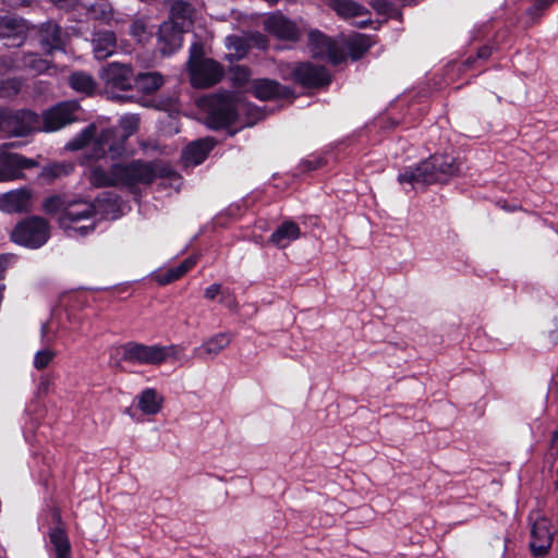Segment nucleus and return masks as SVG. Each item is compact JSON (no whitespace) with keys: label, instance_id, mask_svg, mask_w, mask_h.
I'll use <instances>...</instances> for the list:
<instances>
[{"label":"nucleus","instance_id":"obj_37","mask_svg":"<svg viewBox=\"0 0 558 558\" xmlns=\"http://www.w3.org/2000/svg\"><path fill=\"white\" fill-rule=\"evenodd\" d=\"M191 7L183 1H177L171 5V20L169 22H185L186 28L191 24Z\"/></svg>","mask_w":558,"mask_h":558},{"label":"nucleus","instance_id":"obj_48","mask_svg":"<svg viewBox=\"0 0 558 558\" xmlns=\"http://www.w3.org/2000/svg\"><path fill=\"white\" fill-rule=\"evenodd\" d=\"M550 450H554L556 453H558V428L553 433L550 439Z\"/></svg>","mask_w":558,"mask_h":558},{"label":"nucleus","instance_id":"obj_11","mask_svg":"<svg viewBox=\"0 0 558 558\" xmlns=\"http://www.w3.org/2000/svg\"><path fill=\"white\" fill-rule=\"evenodd\" d=\"M37 163L19 154H0V182H9L23 178V170L35 167Z\"/></svg>","mask_w":558,"mask_h":558},{"label":"nucleus","instance_id":"obj_42","mask_svg":"<svg viewBox=\"0 0 558 558\" xmlns=\"http://www.w3.org/2000/svg\"><path fill=\"white\" fill-rule=\"evenodd\" d=\"M64 207L65 206H64L63 199L58 195L50 196V197L46 198L43 204V209L47 214H56L59 211L62 214V210L64 209Z\"/></svg>","mask_w":558,"mask_h":558},{"label":"nucleus","instance_id":"obj_36","mask_svg":"<svg viewBox=\"0 0 558 558\" xmlns=\"http://www.w3.org/2000/svg\"><path fill=\"white\" fill-rule=\"evenodd\" d=\"M96 135V126L94 124H89L78 135H76L72 141L66 144V149L69 150H78L87 146L94 140Z\"/></svg>","mask_w":558,"mask_h":558},{"label":"nucleus","instance_id":"obj_51","mask_svg":"<svg viewBox=\"0 0 558 558\" xmlns=\"http://www.w3.org/2000/svg\"><path fill=\"white\" fill-rule=\"evenodd\" d=\"M489 54H490V50L488 48H483L478 52V56L481 58H487Z\"/></svg>","mask_w":558,"mask_h":558},{"label":"nucleus","instance_id":"obj_18","mask_svg":"<svg viewBox=\"0 0 558 558\" xmlns=\"http://www.w3.org/2000/svg\"><path fill=\"white\" fill-rule=\"evenodd\" d=\"M265 29L279 39L296 40L300 31L294 22L282 14H272L264 22Z\"/></svg>","mask_w":558,"mask_h":558},{"label":"nucleus","instance_id":"obj_43","mask_svg":"<svg viewBox=\"0 0 558 558\" xmlns=\"http://www.w3.org/2000/svg\"><path fill=\"white\" fill-rule=\"evenodd\" d=\"M53 357H54V352L49 349L38 351L34 357L35 368H37V369L45 368L52 361Z\"/></svg>","mask_w":558,"mask_h":558},{"label":"nucleus","instance_id":"obj_50","mask_svg":"<svg viewBox=\"0 0 558 558\" xmlns=\"http://www.w3.org/2000/svg\"><path fill=\"white\" fill-rule=\"evenodd\" d=\"M555 0H537L536 7L539 9H544V8H547L548 5H550Z\"/></svg>","mask_w":558,"mask_h":558},{"label":"nucleus","instance_id":"obj_29","mask_svg":"<svg viewBox=\"0 0 558 558\" xmlns=\"http://www.w3.org/2000/svg\"><path fill=\"white\" fill-rule=\"evenodd\" d=\"M16 69L29 71L34 75L41 74L49 69V62L40 58L36 53L23 54L17 63L14 65Z\"/></svg>","mask_w":558,"mask_h":558},{"label":"nucleus","instance_id":"obj_26","mask_svg":"<svg viewBox=\"0 0 558 558\" xmlns=\"http://www.w3.org/2000/svg\"><path fill=\"white\" fill-rule=\"evenodd\" d=\"M301 235L300 227L293 221H284L269 238V242L278 247H286Z\"/></svg>","mask_w":558,"mask_h":558},{"label":"nucleus","instance_id":"obj_5","mask_svg":"<svg viewBox=\"0 0 558 558\" xmlns=\"http://www.w3.org/2000/svg\"><path fill=\"white\" fill-rule=\"evenodd\" d=\"M10 238L21 246L38 248L50 238V227L43 217L32 216L17 222L12 229Z\"/></svg>","mask_w":558,"mask_h":558},{"label":"nucleus","instance_id":"obj_14","mask_svg":"<svg viewBox=\"0 0 558 558\" xmlns=\"http://www.w3.org/2000/svg\"><path fill=\"white\" fill-rule=\"evenodd\" d=\"M40 47L47 52L64 50L66 44V33L54 22L48 21L41 24L38 31Z\"/></svg>","mask_w":558,"mask_h":558},{"label":"nucleus","instance_id":"obj_16","mask_svg":"<svg viewBox=\"0 0 558 558\" xmlns=\"http://www.w3.org/2000/svg\"><path fill=\"white\" fill-rule=\"evenodd\" d=\"M32 209V192L23 187L0 194V210L8 214L26 213Z\"/></svg>","mask_w":558,"mask_h":558},{"label":"nucleus","instance_id":"obj_34","mask_svg":"<svg viewBox=\"0 0 558 558\" xmlns=\"http://www.w3.org/2000/svg\"><path fill=\"white\" fill-rule=\"evenodd\" d=\"M372 39L364 34H355L348 39V49L352 59L361 58L372 46Z\"/></svg>","mask_w":558,"mask_h":558},{"label":"nucleus","instance_id":"obj_46","mask_svg":"<svg viewBox=\"0 0 558 558\" xmlns=\"http://www.w3.org/2000/svg\"><path fill=\"white\" fill-rule=\"evenodd\" d=\"M218 294H222L221 303H226V292L222 291L221 284L214 283L206 288L205 290V298L208 300H214Z\"/></svg>","mask_w":558,"mask_h":558},{"label":"nucleus","instance_id":"obj_7","mask_svg":"<svg viewBox=\"0 0 558 558\" xmlns=\"http://www.w3.org/2000/svg\"><path fill=\"white\" fill-rule=\"evenodd\" d=\"M235 118V106L231 95L220 93L208 99V126L220 129L233 123Z\"/></svg>","mask_w":558,"mask_h":558},{"label":"nucleus","instance_id":"obj_38","mask_svg":"<svg viewBox=\"0 0 558 558\" xmlns=\"http://www.w3.org/2000/svg\"><path fill=\"white\" fill-rule=\"evenodd\" d=\"M73 170V166L70 163H56L48 166L43 169L40 177L46 180H53L63 174H68Z\"/></svg>","mask_w":558,"mask_h":558},{"label":"nucleus","instance_id":"obj_27","mask_svg":"<svg viewBox=\"0 0 558 558\" xmlns=\"http://www.w3.org/2000/svg\"><path fill=\"white\" fill-rule=\"evenodd\" d=\"M53 520L58 526L51 531L50 542L54 547L57 558H70V543L64 529L60 526L61 515L58 511L53 513Z\"/></svg>","mask_w":558,"mask_h":558},{"label":"nucleus","instance_id":"obj_54","mask_svg":"<svg viewBox=\"0 0 558 558\" xmlns=\"http://www.w3.org/2000/svg\"><path fill=\"white\" fill-rule=\"evenodd\" d=\"M92 229H93L92 227H86V226H84V227H81V228H80V231H81L82 233H87V232H88V231H90Z\"/></svg>","mask_w":558,"mask_h":558},{"label":"nucleus","instance_id":"obj_1","mask_svg":"<svg viewBox=\"0 0 558 558\" xmlns=\"http://www.w3.org/2000/svg\"><path fill=\"white\" fill-rule=\"evenodd\" d=\"M457 171L458 166L453 157L448 155H434L416 167L409 168L400 173L398 181L401 184L410 183L412 186L417 184H430L445 181Z\"/></svg>","mask_w":558,"mask_h":558},{"label":"nucleus","instance_id":"obj_22","mask_svg":"<svg viewBox=\"0 0 558 558\" xmlns=\"http://www.w3.org/2000/svg\"><path fill=\"white\" fill-rule=\"evenodd\" d=\"M137 408L145 415H156L163 407L165 399L155 388L144 389L137 397Z\"/></svg>","mask_w":558,"mask_h":558},{"label":"nucleus","instance_id":"obj_33","mask_svg":"<svg viewBox=\"0 0 558 558\" xmlns=\"http://www.w3.org/2000/svg\"><path fill=\"white\" fill-rule=\"evenodd\" d=\"M332 8L344 19L362 16L366 13L365 8L353 0H332Z\"/></svg>","mask_w":558,"mask_h":558},{"label":"nucleus","instance_id":"obj_25","mask_svg":"<svg viewBox=\"0 0 558 558\" xmlns=\"http://www.w3.org/2000/svg\"><path fill=\"white\" fill-rule=\"evenodd\" d=\"M252 93L260 100H270L287 95V89L279 83L268 78L255 80L252 83Z\"/></svg>","mask_w":558,"mask_h":558},{"label":"nucleus","instance_id":"obj_10","mask_svg":"<svg viewBox=\"0 0 558 558\" xmlns=\"http://www.w3.org/2000/svg\"><path fill=\"white\" fill-rule=\"evenodd\" d=\"M107 90H128L133 86V71L128 64L112 62L106 65L100 72Z\"/></svg>","mask_w":558,"mask_h":558},{"label":"nucleus","instance_id":"obj_4","mask_svg":"<svg viewBox=\"0 0 558 558\" xmlns=\"http://www.w3.org/2000/svg\"><path fill=\"white\" fill-rule=\"evenodd\" d=\"M168 172L167 167L155 161L133 160L129 163H116L118 186L134 187L140 184L148 185L157 177L167 175Z\"/></svg>","mask_w":558,"mask_h":558},{"label":"nucleus","instance_id":"obj_49","mask_svg":"<svg viewBox=\"0 0 558 558\" xmlns=\"http://www.w3.org/2000/svg\"><path fill=\"white\" fill-rule=\"evenodd\" d=\"M11 7H20L25 5L31 2V0H5Z\"/></svg>","mask_w":558,"mask_h":558},{"label":"nucleus","instance_id":"obj_52","mask_svg":"<svg viewBox=\"0 0 558 558\" xmlns=\"http://www.w3.org/2000/svg\"><path fill=\"white\" fill-rule=\"evenodd\" d=\"M51 1L59 7H63V5L69 4L72 0H51Z\"/></svg>","mask_w":558,"mask_h":558},{"label":"nucleus","instance_id":"obj_23","mask_svg":"<svg viewBox=\"0 0 558 558\" xmlns=\"http://www.w3.org/2000/svg\"><path fill=\"white\" fill-rule=\"evenodd\" d=\"M214 148L211 138H203L191 143L183 150V159L186 165L197 166L203 162Z\"/></svg>","mask_w":558,"mask_h":558},{"label":"nucleus","instance_id":"obj_24","mask_svg":"<svg viewBox=\"0 0 558 558\" xmlns=\"http://www.w3.org/2000/svg\"><path fill=\"white\" fill-rule=\"evenodd\" d=\"M117 48V38L113 32H96L93 37L95 58L102 60L110 57Z\"/></svg>","mask_w":558,"mask_h":558},{"label":"nucleus","instance_id":"obj_44","mask_svg":"<svg viewBox=\"0 0 558 558\" xmlns=\"http://www.w3.org/2000/svg\"><path fill=\"white\" fill-rule=\"evenodd\" d=\"M131 35L138 41L143 40L146 34V24L143 20H135L130 28Z\"/></svg>","mask_w":558,"mask_h":558},{"label":"nucleus","instance_id":"obj_9","mask_svg":"<svg viewBox=\"0 0 558 558\" xmlns=\"http://www.w3.org/2000/svg\"><path fill=\"white\" fill-rule=\"evenodd\" d=\"M4 132L14 136H25L40 128L39 116L29 110H3Z\"/></svg>","mask_w":558,"mask_h":558},{"label":"nucleus","instance_id":"obj_19","mask_svg":"<svg viewBox=\"0 0 558 558\" xmlns=\"http://www.w3.org/2000/svg\"><path fill=\"white\" fill-rule=\"evenodd\" d=\"M94 213V206L89 202L75 201L64 207L59 216V223L63 229H71L74 223L88 219Z\"/></svg>","mask_w":558,"mask_h":558},{"label":"nucleus","instance_id":"obj_15","mask_svg":"<svg viewBox=\"0 0 558 558\" xmlns=\"http://www.w3.org/2000/svg\"><path fill=\"white\" fill-rule=\"evenodd\" d=\"M232 341L230 332H218L205 339L201 345L193 350L194 357L201 361H213L217 357Z\"/></svg>","mask_w":558,"mask_h":558},{"label":"nucleus","instance_id":"obj_39","mask_svg":"<svg viewBox=\"0 0 558 558\" xmlns=\"http://www.w3.org/2000/svg\"><path fill=\"white\" fill-rule=\"evenodd\" d=\"M90 13L94 19L99 20L106 24H111L114 21V12L110 4L99 3L90 8Z\"/></svg>","mask_w":558,"mask_h":558},{"label":"nucleus","instance_id":"obj_21","mask_svg":"<svg viewBox=\"0 0 558 558\" xmlns=\"http://www.w3.org/2000/svg\"><path fill=\"white\" fill-rule=\"evenodd\" d=\"M26 24L16 17H2L0 20V37L11 40L9 46H21L26 37Z\"/></svg>","mask_w":558,"mask_h":558},{"label":"nucleus","instance_id":"obj_17","mask_svg":"<svg viewBox=\"0 0 558 558\" xmlns=\"http://www.w3.org/2000/svg\"><path fill=\"white\" fill-rule=\"evenodd\" d=\"M531 536L530 546L533 555L544 556L547 554L553 541L549 520L545 517L538 518L532 525Z\"/></svg>","mask_w":558,"mask_h":558},{"label":"nucleus","instance_id":"obj_40","mask_svg":"<svg viewBox=\"0 0 558 558\" xmlns=\"http://www.w3.org/2000/svg\"><path fill=\"white\" fill-rule=\"evenodd\" d=\"M22 83L16 78L0 81V97L8 98L16 95L21 89Z\"/></svg>","mask_w":558,"mask_h":558},{"label":"nucleus","instance_id":"obj_2","mask_svg":"<svg viewBox=\"0 0 558 558\" xmlns=\"http://www.w3.org/2000/svg\"><path fill=\"white\" fill-rule=\"evenodd\" d=\"M119 362L134 365H160L169 357H177L180 349L178 345L144 344L129 341L112 349Z\"/></svg>","mask_w":558,"mask_h":558},{"label":"nucleus","instance_id":"obj_20","mask_svg":"<svg viewBox=\"0 0 558 558\" xmlns=\"http://www.w3.org/2000/svg\"><path fill=\"white\" fill-rule=\"evenodd\" d=\"M295 80L303 86L317 87L329 84L330 77L323 66H315L310 63H303L294 70Z\"/></svg>","mask_w":558,"mask_h":558},{"label":"nucleus","instance_id":"obj_28","mask_svg":"<svg viewBox=\"0 0 558 558\" xmlns=\"http://www.w3.org/2000/svg\"><path fill=\"white\" fill-rule=\"evenodd\" d=\"M133 82L138 92L149 95L162 86L163 77L158 72H147L138 74Z\"/></svg>","mask_w":558,"mask_h":558},{"label":"nucleus","instance_id":"obj_41","mask_svg":"<svg viewBox=\"0 0 558 558\" xmlns=\"http://www.w3.org/2000/svg\"><path fill=\"white\" fill-rule=\"evenodd\" d=\"M250 77L251 72L245 66L236 65L230 71V80L238 87L244 86L248 82Z\"/></svg>","mask_w":558,"mask_h":558},{"label":"nucleus","instance_id":"obj_12","mask_svg":"<svg viewBox=\"0 0 558 558\" xmlns=\"http://www.w3.org/2000/svg\"><path fill=\"white\" fill-rule=\"evenodd\" d=\"M186 23L163 22L159 27V49L162 54H170L182 46V34L185 32Z\"/></svg>","mask_w":558,"mask_h":558},{"label":"nucleus","instance_id":"obj_55","mask_svg":"<svg viewBox=\"0 0 558 558\" xmlns=\"http://www.w3.org/2000/svg\"><path fill=\"white\" fill-rule=\"evenodd\" d=\"M3 260L0 258V268H2Z\"/></svg>","mask_w":558,"mask_h":558},{"label":"nucleus","instance_id":"obj_13","mask_svg":"<svg viewBox=\"0 0 558 558\" xmlns=\"http://www.w3.org/2000/svg\"><path fill=\"white\" fill-rule=\"evenodd\" d=\"M308 44L316 57L326 58L335 64L344 60V53L338 45L317 31L310 33Z\"/></svg>","mask_w":558,"mask_h":558},{"label":"nucleus","instance_id":"obj_45","mask_svg":"<svg viewBox=\"0 0 558 558\" xmlns=\"http://www.w3.org/2000/svg\"><path fill=\"white\" fill-rule=\"evenodd\" d=\"M246 39L251 44V48L255 47L258 49H265L267 47L266 37L259 33L246 35Z\"/></svg>","mask_w":558,"mask_h":558},{"label":"nucleus","instance_id":"obj_53","mask_svg":"<svg viewBox=\"0 0 558 558\" xmlns=\"http://www.w3.org/2000/svg\"><path fill=\"white\" fill-rule=\"evenodd\" d=\"M3 110L0 109V131L4 132Z\"/></svg>","mask_w":558,"mask_h":558},{"label":"nucleus","instance_id":"obj_30","mask_svg":"<svg viewBox=\"0 0 558 558\" xmlns=\"http://www.w3.org/2000/svg\"><path fill=\"white\" fill-rule=\"evenodd\" d=\"M197 262L196 256H190L185 260H183L180 265L177 267L170 268L165 272H161L157 280L160 284H167L172 281H175L180 279L182 276H184L191 268L195 266Z\"/></svg>","mask_w":558,"mask_h":558},{"label":"nucleus","instance_id":"obj_31","mask_svg":"<svg viewBox=\"0 0 558 558\" xmlns=\"http://www.w3.org/2000/svg\"><path fill=\"white\" fill-rule=\"evenodd\" d=\"M89 181L96 187L118 186L116 163L108 171L100 167L93 168L89 173Z\"/></svg>","mask_w":558,"mask_h":558},{"label":"nucleus","instance_id":"obj_8","mask_svg":"<svg viewBox=\"0 0 558 558\" xmlns=\"http://www.w3.org/2000/svg\"><path fill=\"white\" fill-rule=\"evenodd\" d=\"M77 101H61L43 113V131L53 132L77 120Z\"/></svg>","mask_w":558,"mask_h":558},{"label":"nucleus","instance_id":"obj_3","mask_svg":"<svg viewBox=\"0 0 558 558\" xmlns=\"http://www.w3.org/2000/svg\"><path fill=\"white\" fill-rule=\"evenodd\" d=\"M189 73L191 84L197 88H207L219 83L225 71L222 65L214 59L203 58V48L194 44L190 50Z\"/></svg>","mask_w":558,"mask_h":558},{"label":"nucleus","instance_id":"obj_35","mask_svg":"<svg viewBox=\"0 0 558 558\" xmlns=\"http://www.w3.org/2000/svg\"><path fill=\"white\" fill-rule=\"evenodd\" d=\"M70 85L80 93L90 94L95 88L93 77L86 73L77 72L70 76Z\"/></svg>","mask_w":558,"mask_h":558},{"label":"nucleus","instance_id":"obj_6","mask_svg":"<svg viewBox=\"0 0 558 558\" xmlns=\"http://www.w3.org/2000/svg\"><path fill=\"white\" fill-rule=\"evenodd\" d=\"M140 118L136 114H128L121 118L120 128L122 129V140H117L116 131L109 129L102 131L99 136L93 142L94 153L93 158L99 159L105 156L106 151L114 155L122 153L124 141L135 133L138 129Z\"/></svg>","mask_w":558,"mask_h":558},{"label":"nucleus","instance_id":"obj_47","mask_svg":"<svg viewBox=\"0 0 558 558\" xmlns=\"http://www.w3.org/2000/svg\"><path fill=\"white\" fill-rule=\"evenodd\" d=\"M368 3L380 14L390 10V4L386 0H368Z\"/></svg>","mask_w":558,"mask_h":558},{"label":"nucleus","instance_id":"obj_32","mask_svg":"<svg viewBox=\"0 0 558 558\" xmlns=\"http://www.w3.org/2000/svg\"><path fill=\"white\" fill-rule=\"evenodd\" d=\"M228 57L230 59H242L251 49V44L247 41L246 36H229L227 37Z\"/></svg>","mask_w":558,"mask_h":558}]
</instances>
